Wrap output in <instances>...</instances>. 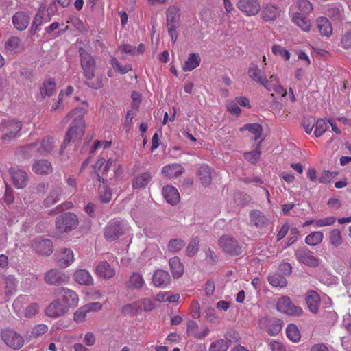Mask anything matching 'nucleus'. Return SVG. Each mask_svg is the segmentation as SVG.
Masks as SVG:
<instances>
[{"instance_id": "obj_60", "label": "nucleus", "mask_w": 351, "mask_h": 351, "mask_svg": "<svg viewBox=\"0 0 351 351\" xmlns=\"http://www.w3.org/2000/svg\"><path fill=\"white\" fill-rule=\"evenodd\" d=\"M48 330V326L44 324L36 325L32 330L31 337L36 338L44 335Z\"/></svg>"}, {"instance_id": "obj_64", "label": "nucleus", "mask_w": 351, "mask_h": 351, "mask_svg": "<svg viewBox=\"0 0 351 351\" xmlns=\"http://www.w3.org/2000/svg\"><path fill=\"white\" fill-rule=\"evenodd\" d=\"M341 47L343 49L351 48V31L346 32L342 36L341 40Z\"/></svg>"}, {"instance_id": "obj_5", "label": "nucleus", "mask_w": 351, "mask_h": 351, "mask_svg": "<svg viewBox=\"0 0 351 351\" xmlns=\"http://www.w3.org/2000/svg\"><path fill=\"white\" fill-rule=\"evenodd\" d=\"M276 309L281 313L290 316H300L303 313L302 308L295 305L291 300L290 298L284 295L278 299L276 301Z\"/></svg>"}, {"instance_id": "obj_32", "label": "nucleus", "mask_w": 351, "mask_h": 351, "mask_svg": "<svg viewBox=\"0 0 351 351\" xmlns=\"http://www.w3.org/2000/svg\"><path fill=\"white\" fill-rule=\"evenodd\" d=\"M280 12L278 7L272 4L265 5L262 10V18L265 21H274Z\"/></svg>"}, {"instance_id": "obj_37", "label": "nucleus", "mask_w": 351, "mask_h": 351, "mask_svg": "<svg viewBox=\"0 0 351 351\" xmlns=\"http://www.w3.org/2000/svg\"><path fill=\"white\" fill-rule=\"evenodd\" d=\"M169 266L171 271L174 278L181 277L184 273V265L178 257H173L170 258Z\"/></svg>"}, {"instance_id": "obj_19", "label": "nucleus", "mask_w": 351, "mask_h": 351, "mask_svg": "<svg viewBox=\"0 0 351 351\" xmlns=\"http://www.w3.org/2000/svg\"><path fill=\"white\" fill-rule=\"evenodd\" d=\"M30 17L25 12H17L12 16V23L19 31L25 30L29 23Z\"/></svg>"}, {"instance_id": "obj_57", "label": "nucleus", "mask_w": 351, "mask_h": 351, "mask_svg": "<svg viewBox=\"0 0 351 351\" xmlns=\"http://www.w3.org/2000/svg\"><path fill=\"white\" fill-rule=\"evenodd\" d=\"M336 221V218L333 216L326 217L323 219L315 220L314 226L315 228H320L324 226H328L333 225Z\"/></svg>"}, {"instance_id": "obj_55", "label": "nucleus", "mask_w": 351, "mask_h": 351, "mask_svg": "<svg viewBox=\"0 0 351 351\" xmlns=\"http://www.w3.org/2000/svg\"><path fill=\"white\" fill-rule=\"evenodd\" d=\"M314 134L316 137L322 136L327 130V124L325 120L319 119L317 121L315 124Z\"/></svg>"}, {"instance_id": "obj_14", "label": "nucleus", "mask_w": 351, "mask_h": 351, "mask_svg": "<svg viewBox=\"0 0 351 351\" xmlns=\"http://www.w3.org/2000/svg\"><path fill=\"white\" fill-rule=\"evenodd\" d=\"M9 173L12 177L14 186L19 189L25 188L28 182L27 173L17 167H11Z\"/></svg>"}, {"instance_id": "obj_29", "label": "nucleus", "mask_w": 351, "mask_h": 351, "mask_svg": "<svg viewBox=\"0 0 351 351\" xmlns=\"http://www.w3.org/2000/svg\"><path fill=\"white\" fill-rule=\"evenodd\" d=\"M269 92H274L277 95L285 97L287 94L285 88H284L278 81L277 78L274 75L269 77V82L265 87Z\"/></svg>"}, {"instance_id": "obj_4", "label": "nucleus", "mask_w": 351, "mask_h": 351, "mask_svg": "<svg viewBox=\"0 0 351 351\" xmlns=\"http://www.w3.org/2000/svg\"><path fill=\"white\" fill-rule=\"evenodd\" d=\"M218 245L223 252L230 256H239L242 253V247L238 241L231 235H222L218 240Z\"/></svg>"}, {"instance_id": "obj_35", "label": "nucleus", "mask_w": 351, "mask_h": 351, "mask_svg": "<svg viewBox=\"0 0 351 351\" xmlns=\"http://www.w3.org/2000/svg\"><path fill=\"white\" fill-rule=\"evenodd\" d=\"M292 21L304 32H308L311 29V21L299 12L293 14Z\"/></svg>"}, {"instance_id": "obj_13", "label": "nucleus", "mask_w": 351, "mask_h": 351, "mask_svg": "<svg viewBox=\"0 0 351 351\" xmlns=\"http://www.w3.org/2000/svg\"><path fill=\"white\" fill-rule=\"evenodd\" d=\"M247 74L252 81L263 86L264 87H265L269 82V79L268 80L267 78L263 69L259 68L256 63L252 62L250 64Z\"/></svg>"}, {"instance_id": "obj_40", "label": "nucleus", "mask_w": 351, "mask_h": 351, "mask_svg": "<svg viewBox=\"0 0 351 351\" xmlns=\"http://www.w3.org/2000/svg\"><path fill=\"white\" fill-rule=\"evenodd\" d=\"M145 282L142 274L138 272H134L130 277L128 287L134 289H140L145 285Z\"/></svg>"}, {"instance_id": "obj_30", "label": "nucleus", "mask_w": 351, "mask_h": 351, "mask_svg": "<svg viewBox=\"0 0 351 351\" xmlns=\"http://www.w3.org/2000/svg\"><path fill=\"white\" fill-rule=\"evenodd\" d=\"M184 172V168L179 164L173 163L162 167V173L168 178L179 177Z\"/></svg>"}, {"instance_id": "obj_25", "label": "nucleus", "mask_w": 351, "mask_h": 351, "mask_svg": "<svg viewBox=\"0 0 351 351\" xmlns=\"http://www.w3.org/2000/svg\"><path fill=\"white\" fill-rule=\"evenodd\" d=\"M162 195L167 202L171 204H177L180 201V194L178 189L171 186H165L162 189Z\"/></svg>"}, {"instance_id": "obj_7", "label": "nucleus", "mask_w": 351, "mask_h": 351, "mask_svg": "<svg viewBox=\"0 0 351 351\" xmlns=\"http://www.w3.org/2000/svg\"><path fill=\"white\" fill-rule=\"evenodd\" d=\"M31 248L38 254L49 256L53 252V244L50 239L36 237L31 241Z\"/></svg>"}, {"instance_id": "obj_47", "label": "nucleus", "mask_w": 351, "mask_h": 351, "mask_svg": "<svg viewBox=\"0 0 351 351\" xmlns=\"http://www.w3.org/2000/svg\"><path fill=\"white\" fill-rule=\"evenodd\" d=\"M243 130H247L254 135V140L259 139L262 135L263 128L259 123H247L241 129Z\"/></svg>"}, {"instance_id": "obj_34", "label": "nucleus", "mask_w": 351, "mask_h": 351, "mask_svg": "<svg viewBox=\"0 0 351 351\" xmlns=\"http://www.w3.org/2000/svg\"><path fill=\"white\" fill-rule=\"evenodd\" d=\"M201 62V58L199 53H191L189 55L187 60L182 66L184 72L191 71L197 68Z\"/></svg>"}, {"instance_id": "obj_41", "label": "nucleus", "mask_w": 351, "mask_h": 351, "mask_svg": "<svg viewBox=\"0 0 351 351\" xmlns=\"http://www.w3.org/2000/svg\"><path fill=\"white\" fill-rule=\"evenodd\" d=\"M198 176L202 184L208 186L212 182L210 168L207 165H202L198 171Z\"/></svg>"}, {"instance_id": "obj_18", "label": "nucleus", "mask_w": 351, "mask_h": 351, "mask_svg": "<svg viewBox=\"0 0 351 351\" xmlns=\"http://www.w3.org/2000/svg\"><path fill=\"white\" fill-rule=\"evenodd\" d=\"M68 311L60 299L55 300L46 308L45 313L50 317H58Z\"/></svg>"}, {"instance_id": "obj_48", "label": "nucleus", "mask_w": 351, "mask_h": 351, "mask_svg": "<svg viewBox=\"0 0 351 351\" xmlns=\"http://www.w3.org/2000/svg\"><path fill=\"white\" fill-rule=\"evenodd\" d=\"M324 239V234L320 231H315L307 235L305 238V243L311 246H315L322 243Z\"/></svg>"}, {"instance_id": "obj_44", "label": "nucleus", "mask_w": 351, "mask_h": 351, "mask_svg": "<svg viewBox=\"0 0 351 351\" xmlns=\"http://www.w3.org/2000/svg\"><path fill=\"white\" fill-rule=\"evenodd\" d=\"M329 243L335 247H339L343 243L341 232L339 229H332L328 234Z\"/></svg>"}, {"instance_id": "obj_11", "label": "nucleus", "mask_w": 351, "mask_h": 351, "mask_svg": "<svg viewBox=\"0 0 351 351\" xmlns=\"http://www.w3.org/2000/svg\"><path fill=\"white\" fill-rule=\"evenodd\" d=\"M45 282L47 285L58 286L68 282L69 277L58 269H51L45 274Z\"/></svg>"}, {"instance_id": "obj_24", "label": "nucleus", "mask_w": 351, "mask_h": 351, "mask_svg": "<svg viewBox=\"0 0 351 351\" xmlns=\"http://www.w3.org/2000/svg\"><path fill=\"white\" fill-rule=\"evenodd\" d=\"M32 170L36 174H49L53 171L52 164L47 160H38L33 163Z\"/></svg>"}, {"instance_id": "obj_36", "label": "nucleus", "mask_w": 351, "mask_h": 351, "mask_svg": "<svg viewBox=\"0 0 351 351\" xmlns=\"http://www.w3.org/2000/svg\"><path fill=\"white\" fill-rule=\"evenodd\" d=\"M167 26H179L180 10L175 6H170L167 10Z\"/></svg>"}, {"instance_id": "obj_54", "label": "nucleus", "mask_w": 351, "mask_h": 351, "mask_svg": "<svg viewBox=\"0 0 351 351\" xmlns=\"http://www.w3.org/2000/svg\"><path fill=\"white\" fill-rule=\"evenodd\" d=\"M228 346L223 339L217 340L213 342L209 348V351H227Z\"/></svg>"}, {"instance_id": "obj_49", "label": "nucleus", "mask_w": 351, "mask_h": 351, "mask_svg": "<svg viewBox=\"0 0 351 351\" xmlns=\"http://www.w3.org/2000/svg\"><path fill=\"white\" fill-rule=\"evenodd\" d=\"M21 40L17 36H12L5 43V50L7 53L16 51L21 46Z\"/></svg>"}, {"instance_id": "obj_58", "label": "nucleus", "mask_w": 351, "mask_h": 351, "mask_svg": "<svg viewBox=\"0 0 351 351\" xmlns=\"http://www.w3.org/2000/svg\"><path fill=\"white\" fill-rule=\"evenodd\" d=\"M141 311L148 312L152 311L155 308L154 302L149 298H145L138 300Z\"/></svg>"}, {"instance_id": "obj_39", "label": "nucleus", "mask_w": 351, "mask_h": 351, "mask_svg": "<svg viewBox=\"0 0 351 351\" xmlns=\"http://www.w3.org/2000/svg\"><path fill=\"white\" fill-rule=\"evenodd\" d=\"M62 190L60 186L53 188L44 201V205L47 207L53 206L60 200Z\"/></svg>"}, {"instance_id": "obj_51", "label": "nucleus", "mask_w": 351, "mask_h": 351, "mask_svg": "<svg viewBox=\"0 0 351 351\" xmlns=\"http://www.w3.org/2000/svg\"><path fill=\"white\" fill-rule=\"evenodd\" d=\"M141 311V309L138 300L131 304H125L122 308V312L127 315H134Z\"/></svg>"}, {"instance_id": "obj_50", "label": "nucleus", "mask_w": 351, "mask_h": 351, "mask_svg": "<svg viewBox=\"0 0 351 351\" xmlns=\"http://www.w3.org/2000/svg\"><path fill=\"white\" fill-rule=\"evenodd\" d=\"M185 245V242L182 239H176L169 241L167 248L170 252L176 253L181 250Z\"/></svg>"}, {"instance_id": "obj_56", "label": "nucleus", "mask_w": 351, "mask_h": 351, "mask_svg": "<svg viewBox=\"0 0 351 351\" xmlns=\"http://www.w3.org/2000/svg\"><path fill=\"white\" fill-rule=\"evenodd\" d=\"M199 249V239L195 237L189 243L186 248V254L188 256H193Z\"/></svg>"}, {"instance_id": "obj_27", "label": "nucleus", "mask_w": 351, "mask_h": 351, "mask_svg": "<svg viewBox=\"0 0 351 351\" xmlns=\"http://www.w3.org/2000/svg\"><path fill=\"white\" fill-rule=\"evenodd\" d=\"M186 332L188 335L192 336L195 338L202 339L207 336L209 332L208 328H204L203 332L199 331V326L197 323L193 320H189L187 322Z\"/></svg>"}, {"instance_id": "obj_20", "label": "nucleus", "mask_w": 351, "mask_h": 351, "mask_svg": "<svg viewBox=\"0 0 351 351\" xmlns=\"http://www.w3.org/2000/svg\"><path fill=\"white\" fill-rule=\"evenodd\" d=\"M152 282L156 287H166L171 282V277L167 271L158 269L152 276Z\"/></svg>"}, {"instance_id": "obj_42", "label": "nucleus", "mask_w": 351, "mask_h": 351, "mask_svg": "<svg viewBox=\"0 0 351 351\" xmlns=\"http://www.w3.org/2000/svg\"><path fill=\"white\" fill-rule=\"evenodd\" d=\"M21 154L24 158H30L39 155L36 142L22 146L19 149Z\"/></svg>"}, {"instance_id": "obj_23", "label": "nucleus", "mask_w": 351, "mask_h": 351, "mask_svg": "<svg viewBox=\"0 0 351 351\" xmlns=\"http://www.w3.org/2000/svg\"><path fill=\"white\" fill-rule=\"evenodd\" d=\"M250 223L258 228H262L267 224L268 219L260 210H254L250 213Z\"/></svg>"}, {"instance_id": "obj_59", "label": "nucleus", "mask_w": 351, "mask_h": 351, "mask_svg": "<svg viewBox=\"0 0 351 351\" xmlns=\"http://www.w3.org/2000/svg\"><path fill=\"white\" fill-rule=\"evenodd\" d=\"M298 9L304 14H308L313 11V5L308 0H300L297 3Z\"/></svg>"}, {"instance_id": "obj_43", "label": "nucleus", "mask_w": 351, "mask_h": 351, "mask_svg": "<svg viewBox=\"0 0 351 351\" xmlns=\"http://www.w3.org/2000/svg\"><path fill=\"white\" fill-rule=\"evenodd\" d=\"M56 87L55 81L53 79H48L43 83L40 88L42 97H50L54 92Z\"/></svg>"}, {"instance_id": "obj_22", "label": "nucleus", "mask_w": 351, "mask_h": 351, "mask_svg": "<svg viewBox=\"0 0 351 351\" xmlns=\"http://www.w3.org/2000/svg\"><path fill=\"white\" fill-rule=\"evenodd\" d=\"M95 273L99 278L108 279L115 275V270L108 262L101 261L95 268Z\"/></svg>"}, {"instance_id": "obj_12", "label": "nucleus", "mask_w": 351, "mask_h": 351, "mask_svg": "<svg viewBox=\"0 0 351 351\" xmlns=\"http://www.w3.org/2000/svg\"><path fill=\"white\" fill-rule=\"evenodd\" d=\"M236 5L241 12L248 16L256 15L261 9L258 0H239Z\"/></svg>"}, {"instance_id": "obj_38", "label": "nucleus", "mask_w": 351, "mask_h": 351, "mask_svg": "<svg viewBox=\"0 0 351 351\" xmlns=\"http://www.w3.org/2000/svg\"><path fill=\"white\" fill-rule=\"evenodd\" d=\"M45 16V7H40L36 12L31 26V31L36 32L38 27L43 25V23H47L51 21V16H49L46 20L44 19Z\"/></svg>"}, {"instance_id": "obj_17", "label": "nucleus", "mask_w": 351, "mask_h": 351, "mask_svg": "<svg viewBox=\"0 0 351 351\" xmlns=\"http://www.w3.org/2000/svg\"><path fill=\"white\" fill-rule=\"evenodd\" d=\"M38 154L40 156H46L53 152L56 147V141L49 136H45L42 140L36 141Z\"/></svg>"}, {"instance_id": "obj_46", "label": "nucleus", "mask_w": 351, "mask_h": 351, "mask_svg": "<svg viewBox=\"0 0 351 351\" xmlns=\"http://www.w3.org/2000/svg\"><path fill=\"white\" fill-rule=\"evenodd\" d=\"M286 334L288 339L293 342H298L300 340V332L295 324H289L287 327Z\"/></svg>"}, {"instance_id": "obj_26", "label": "nucleus", "mask_w": 351, "mask_h": 351, "mask_svg": "<svg viewBox=\"0 0 351 351\" xmlns=\"http://www.w3.org/2000/svg\"><path fill=\"white\" fill-rule=\"evenodd\" d=\"M73 278L77 283L82 285L89 286L93 283L91 274L83 269L76 270L73 274Z\"/></svg>"}, {"instance_id": "obj_31", "label": "nucleus", "mask_w": 351, "mask_h": 351, "mask_svg": "<svg viewBox=\"0 0 351 351\" xmlns=\"http://www.w3.org/2000/svg\"><path fill=\"white\" fill-rule=\"evenodd\" d=\"M152 175L147 171L142 173L134 178L132 182V188L134 189H142L146 187L151 182Z\"/></svg>"}, {"instance_id": "obj_53", "label": "nucleus", "mask_w": 351, "mask_h": 351, "mask_svg": "<svg viewBox=\"0 0 351 351\" xmlns=\"http://www.w3.org/2000/svg\"><path fill=\"white\" fill-rule=\"evenodd\" d=\"M40 306L38 303L29 304L24 310V316L26 318H31L39 313Z\"/></svg>"}, {"instance_id": "obj_1", "label": "nucleus", "mask_w": 351, "mask_h": 351, "mask_svg": "<svg viewBox=\"0 0 351 351\" xmlns=\"http://www.w3.org/2000/svg\"><path fill=\"white\" fill-rule=\"evenodd\" d=\"M83 104L84 106L75 108L67 114V117H73V119L62 143L64 147L71 141H79L84 134L86 124L84 117L87 112L88 103L84 101Z\"/></svg>"}, {"instance_id": "obj_62", "label": "nucleus", "mask_w": 351, "mask_h": 351, "mask_svg": "<svg viewBox=\"0 0 351 351\" xmlns=\"http://www.w3.org/2000/svg\"><path fill=\"white\" fill-rule=\"evenodd\" d=\"M271 51L275 55H279L284 58L286 60H289L290 58V53L289 52L280 47V45H274L272 47Z\"/></svg>"}, {"instance_id": "obj_63", "label": "nucleus", "mask_w": 351, "mask_h": 351, "mask_svg": "<svg viewBox=\"0 0 351 351\" xmlns=\"http://www.w3.org/2000/svg\"><path fill=\"white\" fill-rule=\"evenodd\" d=\"M86 309H84V306L78 308L73 315V319L76 322H84L86 317Z\"/></svg>"}, {"instance_id": "obj_15", "label": "nucleus", "mask_w": 351, "mask_h": 351, "mask_svg": "<svg viewBox=\"0 0 351 351\" xmlns=\"http://www.w3.org/2000/svg\"><path fill=\"white\" fill-rule=\"evenodd\" d=\"M60 295L62 296L60 301L68 311L70 308H75L77 306L79 297L75 291L69 289L62 288L60 291Z\"/></svg>"}, {"instance_id": "obj_33", "label": "nucleus", "mask_w": 351, "mask_h": 351, "mask_svg": "<svg viewBox=\"0 0 351 351\" xmlns=\"http://www.w3.org/2000/svg\"><path fill=\"white\" fill-rule=\"evenodd\" d=\"M74 261V254L71 249H64L58 259V264L60 267L66 268L71 265Z\"/></svg>"}, {"instance_id": "obj_28", "label": "nucleus", "mask_w": 351, "mask_h": 351, "mask_svg": "<svg viewBox=\"0 0 351 351\" xmlns=\"http://www.w3.org/2000/svg\"><path fill=\"white\" fill-rule=\"evenodd\" d=\"M317 27L322 36L330 37L332 34V27L330 21L326 17H319L316 20Z\"/></svg>"}, {"instance_id": "obj_8", "label": "nucleus", "mask_w": 351, "mask_h": 351, "mask_svg": "<svg viewBox=\"0 0 351 351\" xmlns=\"http://www.w3.org/2000/svg\"><path fill=\"white\" fill-rule=\"evenodd\" d=\"M298 261L309 267H315L319 265V258L313 255V252L306 247H302L295 251Z\"/></svg>"}, {"instance_id": "obj_45", "label": "nucleus", "mask_w": 351, "mask_h": 351, "mask_svg": "<svg viewBox=\"0 0 351 351\" xmlns=\"http://www.w3.org/2000/svg\"><path fill=\"white\" fill-rule=\"evenodd\" d=\"M268 281L274 287L284 288L287 285V279L278 274L269 275L268 277Z\"/></svg>"}, {"instance_id": "obj_61", "label": "nucleus", "mask_w": 351, "mask_h": 351, "mask_svg": "<svg viewBox=\"0 0 351 351\" xmlns=\"http://www.w3.org/2000/svg\"><path fill=\"white\" fill-rule=\"evenodd\" d=\"M261 150L257 147L255 150L244 154L245 158L252 164H255L261 156Z\"/></svg>"}, {"instance_id": "obj_6", "label": "nucleus", "mask_w": 351, "mask_h": 351, "mask_svg": "<svg viewBox=\"0 0 351 351\" xmlns=\"http://www.w3.org/2000/svg\"><path fill=\"white\" fill-rule=\"evenodd\" d=\"M78 223L77 216L71 213H65L57 217L56 227L60 233L68 232L75 228Z\"/></svg>"}, {"instance_id": "obj_9", "label": "nucleus", "mask_w": 351, "mask_h": 351, "mask_svg": "<svg viewBox=\"0 0 351 351\" xmlns=\"http://www.w3.org/2000/svg\"><path fill=\"white\" fill-rule=\"evenodd\" d=\"M1 336L6 345L14 350H19L23 346V337L12 330H3Z\"/></svg>"}, {"instance_id": "obj_10", "label": "nucleus", "mask_w": 351, "mask_h": 351, "mask_svg": "<svg viewBox=\"0 0 351 351\" xmlns=\"http://www.w3.org/2000/svg\"><path fill=\"white\" fill-rule=\"evenodd\" d=\"M124 233L123 227L121 221L113 219L108 223L104 230V237L106 240L112 241L117 239Z\"/></svg>"}, {"instance_id": "obj_2", "label": "nucleus", "mask_w": 351, "mask_h": 351, "mask_svg": "<svg viewBox=\"0 0 351 351\" xmlns=\"http://www.w3.org/2000/svg\"><path fill=\"white\" fill-rule=\"evenodd\" d=\"M79 53L83 75L86 80L85 84L93 89L98 90L101 88L103 87L101 77H95V75L96 63L94 58L82 47L80 48Z\"/></svg>"}, {"instance_id": "obj_52", "label": "nucleus", "mask_w": 351, "mask_h": 351, "mask_svg": "<svg viewBox=\"0 0 351 351\" xmlns=\"http://www.w3.org/2000/svg\"><path fill=\"white\" fill-rule=\"evenodd\" d=\"M112 163L113 159L111 158H108L106 161L104 158H100L97 160L95 167H97L99 170L102 169L103 173H106L110 169Z\"/></svg>"}, {"instance_id": "obj_3", "label": "nucleus", "mask_w": 351, "mask_h": 351, "mask_svg": "<svg viewBox=\"0 0 351 351\" xmlns=\"http://www.w3.org/2000/svg\"><path fill=\"white\" fill-rule=\"evenodd\" d=\"M22 122L14 119H4L0 122V132L2 133L1 139L4 142L10 141L16 138L21 130Z\"/></svg>"}, {"instance_id": "obj_21", "label": "nucleus", "mask_w": 351, "mask_h": 351, "mask_svg": "<svg viewBox=\"0 0 351 351\" xmlns=\"http://www.w3.org/2000/svg\"><path fill=\"white\" fill-rule=\"evenodd\" d=\"M320 302L319 295L315 291H309L306 293V302L308 310L313 314L318 313Z\"/></svg>"}, {"instance_id": "obj_16", "label": "nucleus", "mask_w": 351, "mask_h": 351, "mask_svg": "<svg viewBox=\"0 0 351 351\" xmlns=\"http://www.w3.org/2000/svg\"><path fill=\"white\" fill-rule=\"evenodd\" d=\"M260 325H268L267 333L271 336L277 335L282 330L283 322L278 318L262 317L259 321Z\"/></svg>"}]
</instances>
